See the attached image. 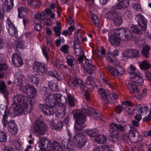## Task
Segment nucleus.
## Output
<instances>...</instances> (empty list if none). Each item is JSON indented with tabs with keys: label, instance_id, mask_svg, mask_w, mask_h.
Returning a JSON list of instances; mask_svg holds the SVG:
<instances>
[{
	"label": "nucleus",
	"instance_id": "nucleus-24",
	"mask_svg": "<svg viewBox=\"0 0 151 151\" xmlns=\"http://www.w3.org/2000/svg\"><path fill=\"white\" fill-rule=\"evenodd\" d=\"M48 144L51 145V146L49 147V148L48 149L49 150H53L54 151H63L62 148L59 146V144L56 141H54L52 143L49 139Z\"/></svg>",
	"mask_w": 151,
	"mask_h": 151
},
{
	"label": "nucleus",
	"instance_id": "nucleus-43",
	"mask_svg": "<svg viewBox=\"0 0 151 151\" xmlns=\"http://www.w3.org/2000/svg\"><path fill=\"white\" fill-rule=\"evenodd\" d=\"M136 94L140 98H142L146 96L147 93V90L145 88L140 89L138 88Z\"/></svg>",
	"mask_w": 151,
	"mask_h": 151
},
{
	"label": "nucleus",
	"instance_id": "nucleus-47",
	"mask_svg": "<svg viewBox=\"0 0 151 151\" xmlns=\"http://www.w3.org/2000/svg\"><path fill=\"white\" fill-rule=\"evenodd\" d=\"M140 68L142 70H147L150 67V64L147 60H144L139 64Z\"/></svg>",
	"mask_w": 151,
	"mask_h": 151
},
{
	"label": "nucleus",
	"instance_id": "nucleus-28",
	"mask_svg": "<svg viewBox=\"0 0 151 151\" xmlns=\"http://www.w3.org/2000/svg\"><path fill=\"white\" fill-rule=\"evenodd\" d=\"M41 15L40 14L37 13L36 15L34 17V18L35 19V25L34 26V27L35 30L37 31H40L41 30V23L42 22L41 19L40 18Z\"/></svg>",
	"mask_w": 151,
	"mask_h": 151
},
{
	"label": "nucleus",
	"instance_id": "nucleus-58",
	"mask_svg": "<svg viewBox=\"0 0 151 151\" xmlns=\"http://www.w3.org/2000/svg\"><path fill=\"white\" fill-rule=\"evenodd\" d=\"M69 46L67 45H63L60 48V50L65 54L68 53L69 51L68 50Z\"/></svg>",
	"mask_w": 151,
	"mask_h": 151
},
{
	"label": "nucleus",
	"instance_id": "nucleus-42",
	"mask_svg": "<svg viewBox=\"0 0 151 151\" xmlns=\"http://www.w3.org/2000/svg\"><path fill=\"white\" fill-rule=\"evenodd\" d=\"M136 94L140 98H142L146 96L147 93V90L145 88L140 89L138 88Z\"/></svg>",
	"mask_w": 151,
	"mask_h": 151
},
{
	"label": "nucleus",
	"instance_id": "nucleus-40",
	"mask_svg": "<svg viewBox=\"0 0 151 151\" xmlns=\"http://www.w3.org/2000/svg\"><path fill=\"white\" fill-rule=\"evenodd\" d=\"M131 31L133 32L134 33L141 35L143 32L144 30L142 28L139 29L137 25H132L130 28Z\"/></svg>",
	"mask_w": 151,
	"mask_h": 151
},
{
	"label": "nucleus",
	"instance_id": "nucleus-12",
	"mask_svg": "<svg viewBox=\"0 0 151 151\" xmlns=\"http://www.w3.org/2000/svg\"><path fill=\"white\" fill-rule=\"evenodd\" d=\"M19 89L20 91L31 98L34 99L35 97L36 93V89L31 84L27 83L25 86L21 85Z\"/></svg>",
	"mask_w": 151,
	"mask_h": 151
},
{
	"label": "nucleus",
	"instance_id": "nucleus-29",
	"mask_svg": "<svg viewBox=\"0 0 151 151\" xmlns=\"http://www.w3.org/2000/svg\"><path fill=\"white\" fill-rule=\"evenodd\" d=\"M122 104L125 106L124 108L127 112L129 115L134 114L136 113V112H134L132 110L130 106L132 105V103L129 101H125L123 102Z\"/></svg>",
	"mask_w": 151,
	"mask_h": 151
},
{
	"label": "nucleus",
	"instance_id": "nucleus-14",
	"mask_svg": "<svg viewBox=\"0 0 151 151\" xmlns=\"http://www.w3.org/2000/svg\"><path fill=\"white\" fill-rule=\"evenodd\" d=\"M66 62L74 72H77L79 68L78 63L73 57L70 55L66 58Z\"/></svg>",
	"mask_w": 151,
	"mask_h": 151
},
{
	"label": "nucleus",
	"instance_id": "nucleus-23",
	"mask_svg": "<svg viewBox=\"0 0 151 151\" xmlns=\"http://www.w3.org/2000/svg\"><path fill=\"white\" fill-rule=\"evenodd\" d=\"M109 41L111 44L113 45L119 46L120 45L121 38L119 36L114 34H112L109 36Z\"/></svg>",
	"mask_w": 151,
	"mask_h": 151
},
{
	"label": "nucleus",
	"instance_id": "nucleus-11",
	"mask_svg": "<svg viewBox=\"0 0 151 151\" xmlns=\"http://www.w3.org/2000/svg\"><path fill=\"white\" fill-rule=\"evenodd\" d=\"M33 69L37 76H44L47 71L46 64L38 61L34 63Z\"/></svg>",
	"mask_w": 151,
	"mask_h": 151
},
{
	"label": "nucleus",
	"instance_id": "nucleus-37",
	"mask_svg": "<svg viewBox=\"0 0 151 151\" xmlns=\"http://www.w3.org/2000/svg\"><path fill=\"white\" fill-rule=\"evenodd\" d=\"M117 14L116 12L113 10L108 11L104 15V17L108 20H112Z\"/></svg>",
	"mask_w": 151,
	"mask_h": 151
},
{
	"label": "nucleus",
	"instance_id": "nucleus-56",
	"mask_svg": "<svg viewBox=\"0 0 151 151\" xmlns=\"http://www.w3.org/2000/svg\"><path fill=\"white\" fill-rule=\"evenodd\" d=\"M70 122V117L68 116H65L63 119V122L62 121L63 124H65L67 127L70 126V124L71 123Z\"/></svg>",
	"mask_w": 151,
	"mask_h": 151
},
{
	"label": "nucleus",
	"instance_id": "nucleus-3",
	"mask_svg": "<svg viewBox=\"0 0 151 151\" xmlns=\"http://www.w3.org/2000/svg\"><path fill=\"white\" fill-rule=\"evenodd\" d=\"M63 96L60 93H56L49 94L47 97L46 104H40L39 107L44 114L47 116L53 115L54 112L53 107L63 101Z\"/></svg>",
	"mask_w": 151,
	"mask_h": 151
},
{
	"label": "nucleus",
	"instance_id": "nucleus-41",
	"mask_svg": "<svg viewBox=\"0 0 151 151\" xmlns=\"http://www.w3.org/2000/svg\"><path fill=\"white\" fill-rule=\"evenodd\" d=\"M12 142L17 150L22 151V144L19 142L18 140L16 139H14Z\"/></svg>",
	"mask_w": 151,
	"mask_h": 151
},
{
	"label": "nucleus",
	"instance_id": "nucleus-26",
	"mask_svg": "<svg viewBox=\"0 0 151 151\" xmlns=\"http://www.w3.org/2000/svg\"><path fill=\"white\" fill-rule=\"evenodd\" d=\"M86 82V87L88 89L92 91L94 88V78L90 76L87 77Z\"/></svg>",
	"mask_w": 151,
	"mask_h": 151
},
{
	"label": "nucleus",
	"instance_id": "nucleus-16",
	"mask_svg": "<svg viewBox=\"0 0 151 151\" xmlns=\"http://www.w3.org/2000/svg\"><path fill=\"white\" fill-rule=\"evenodd\" d=\"M140 54L139 52L135 49H130L124 50L123 53V56L129 58L138 57Z\"/></svg>",
	"mask_w": 151,
	"mask_h": 151
},
{
	"label": "nucleus",
	"instance_id": "nucleus-22",
	"mask_svg": "<svg viewBox=\"0 0 151 151\" xmlns=\"http://www.w3.org/2000/svg\"><path fill=\"white\" fill-rule=\"evenodd\" d=\"M0 92L3 93L7 102L9 101V93L6 89L5 82L0 81Z\"/></svg>",
	"mask_w": 151,
	"mask_h": 151
},
{
	"label": "nucleus",
	"instance_id": "nucleus-19",
	"mask_svg": "<svg viewBox=\"0 0 151 151\" xmlns=\"http://www.w3.org/2000/svg\"><path fill=\"white\" fill-rule=\"evenodd\" d=\"M12 60L13 63L16 67H19L23 65L24 63L22 57L17 53L12 54Z\"/></svg>",
	"mask_w": 151,
	"mask_h": 151
},
{
	"label": "nucleus",
	"instance_id": "nucleus-57",
	"mask_svg": "<svg viewBox=\"0 0 151 151\" xmlns=\"http://www.w3.org/2000/svg\"><path fill=\"white\" fill-rule=\"evenodd\" d=\"M89 12L92 23L94 24V10L93 9V8L91 7Z\"/></svg>",
	"mask_w": 151,
	"mask_h": 151
},
{
	"label": "nucleus",
	"instance_id": "nucleus-1",
	"mask_svg": "<svg viewBox=\"0 0 151 151\" xmlns=\"http://www.w3.org/2000/svg\"><path fill=\"white\" fill-rule=\"evenodd\" d=\"M33 99H29L27 96L20 94L15 96L11 106L13 108L15 116L31 113L34 108Z\"/></svg>",
	"mask_w": 151,
	"mask_h": 151
},
{
	"label": "nucleus",
	"instance_id": "nucleus-38",
	"mask_svg": "<svg viewBox=\"0 0 151 151\" xmlns=\"http://www.w3.org/2000/svg\"><path fill=\"white\" fill-rule=\"evenodd\" d=\"M116 71L117 72V78H120L122 74L126 73V71L123 67L120 65H117L119 64V62L116 63Z\"/></svg>",
	"mask_w": 151,
	"mask_h": 151
},
{
	"label": "nucleus",
	"instance_id": "nucleus-60",
	"mask_svg": "<svg viewBox=\"0 0 151 151\" xmlns=\"http://www.w3.org/2000/svg\"><path fill=\"white\" fill-rule=\"evenodd\" d=\"M102 116L101 113L97 109H95V119L101 120L102 118Z\"/></svg>",
	"mask_w": 151,
	"mask_h": 151
},
{
	"label": "nucleus",
	"instance_id": "nucleus-62",
	"mask_svg": "<svg viewBox=\"0 0 151 151\" xmlns=\"http://www.w3.org/2000/svg\"><path fill=\"white\" fill-rule=\"evenodd\" d=\"M132 14L131 12L129 11H126L124 14V17L126 20H128L131 17V15Z\"/></svg>",
	"mask_w": 151,
	"mask_h": 151
},
{
	"label": "nucleus",
	"instance_id": "nucleus-63",
	"mask_svg": "<svg viewBox=\"0 0 151 151\" xmlns=\"http://www.w3.org/2000/svg\"><path fill=\"white\" fill-rule=\"evenodd\" d=\"M65 114V112H63L61 111L58 110V111H56L55 112V114L56 116L60 118H62L63 117Z\"/></svg>",
	"mask_w": 151,
	"mask_h": 151
},
{
	"label": "nucleus",
	"instance_id": "nucleus-52",
	"mask_svg": "<svg viewBox=\"0 0 151 151\" xmlns=\"http://www.w3.org/2000/svg\"><path fill=\"white\" fill-rule=\"evenodd\" d=\"M63 102H60L59 104H58V110L63 112H65V111L67 110L66 105L65 104L63 103Z\"/></svg>",
	"mask_w": 151,
	"mask_h": 151
},
{
	"label": "nucleus",
	"instance_id": "nucleus-27",
	"mask_svg": "<svg viewBox=\"0 0 151 151\" xmlns=\"http://www.w3.org/2000/svg\"><path fill=\"white\" fill-rule=\"evenodd\" d=\"M37 13H40L41 15L40 18L41 19V22H44L45 24L47 26H50L52 24V21L49 18L46 17L45 12H38Z\"/></svg>",
	"mask_w": 151,
	"mask_h": 151
},
{
	"label": "nucleus",
	"instance_id": "nucleus-39",
	"mask_svg": "<svg viewBox=\"0 0 151 151\" xmlns=\"http://www.w3.org/2000/svg\"><path fill=\"white\" fill-rule=\"evenodd\" d=\"M123 19L120 16L118 15L117 14L114 17L112 21L115 26H118L121 25L122 23Z\"/></svg>",
	"mask_w": 151,
	"mask_h": 151
},
{
	"label": "nucleus",
	"instance_id": "nucleus-59",
	"mask_svg": "<svg viewBox=\"0 0 151 151\" xmlns=\"http://www.w3.org/2000/svg\"><path fill=\"white\" fill-rule=\"evenodd\" d=\"M30 79L31 80V82L36 85H38L39 80V78L34 76L33 75H31L30 77Z\"/></svg>",
	"mask_w": 151,
	"mask_h": 151
},
{
	"label": "nucleus",
	"instance_id": "nucleus-30",
	"mask_svg": "<svg viewBox=\"0 0 151 151\" xmlns=\"http://www.w3.org/2000/svg\"><path fill=\"white\" fill-rule=\"evenodd\" d=\"M51 128L55 130H60L63 127V124L62 121L56 120L53 121L51 123Z\"/></svg>",
	"mask_w": 151,
	"mask_h": 151
},
{
	"label": "nucleus",
	"instance_id": "nucleus-44",
	"mask_svg": "<svg viewBox=\"0 0 151 151\" xmlns=\"http://www.w3.org/2000/svg\"><path fill=\"white\" fill-rule=\"evenodd\" d=\"M16 47L17 49L19 48L22 49H25L26 47L25 41L22 39H18L17 41Z\"/></svg>",
	"mask_w": 151,
	"mask_h": 151
},
{
	"label": "nucleus",
	"instance_id": "nucleus-33",
	"mask_svg": "<svg viewBox=\"0 0 151 151\" xmlns=\"http://www.w3.org/2000/svg\"><path fill=\"white\" fill-rule=\"evenodd\" d=\"M109 131L110 136L111 138L116 139H120L119 132L114 127H109Z\"/></svg>",
	"mask_w": 151,
	"mask_h": 151
},
{
	"label": "nucleus",
	"instance_id": "nucleus-20",
	"mask_svg": "<svg viewBox=\"0 0 151 151\" xmlns=\"http://www.w3.org/2000/svg\"><path fill=\"white\" fill-rule=\"evenodd\" d=\"M63 98L65 101H66L70 107H74L76 105V98L74 94L68 93H67V97L65 98L63 96Z\"/></svg>",
	"mask_w": 151,
	"mask_h": 151
},
{
	"label": "nucleus",
	"instance_id": "nucleus-7",
	"mask_svg": "<svg viewBox=\"0 0 151 151\" xmlns=\"http://www.w3.org/2000/svg\"><path fill=\"white\" fill-rule=\"evenodd\" d=\"M127 72L130 75V79L134 83L139 86L143 84V80L141 76L140 73L132 65L128 68Z\"/></svg>",
	"mask_w": 151,
	"mask_h": 151
},
{
	"label": "nucleus",
	"instance_id": "nucleus-35",
	"mask_svg": "<svg viewBox=\"0 0 151 151\" xmlns=\"http://www.w3.org/2000/svg\"><path fill=\"white\" fill-rule=\"evenodd\" d=\"M75 27L73 25H70L68 28L67 30H64L62 32L63 35L67 37L68 36H71L73 32L75 29Z\"/></svg>",
	"mask_w": 151,
	"mask_h": 151
},
{
	"label": "nucleus",
	"instance_id": "nucleus-4",
	"mask_svg": "<svg viewBox=\"0 0 151 151\" xmlns=\"http://www.w3.org/2000/svg\"><path fill=\"white\" fill-rule=\"evenodd\" d=\"M10 114V112L8 109L6 108L5 109L4 114L2 115V123L4 128L7 127L8 131L12 135H16L17 134L18 129L14 121L12 120L8 121L7 120L8 117Z\"/></svg>",
	"mask_w": 151,
	"mask_h": 151
},
{
	"label": "nucleus",
	"instance_id": "nucleus-18",
	"mask_svg": "<svg viewBox=\"0 0 151 151\" xmlns=\"http://www.w3.org/2000/svg\"><path fill=\"white\" fill-rule=\"evenodd\" d=\"M135 20L140 28L144 30L146 29L147 21L143 15L141 14L137 15L135 17Z\"/></svg>",
	"mask_w": 151,
	"mask_h": 151
},
{
	"label": "nucleus",
	"instance_id": "nucleus-53",
	"mask_svg": "<svg viewBox=\"0 0 151 151\" xmlns=\"http://www.w3.org/2000/svg\"><path fill=\"white\" fill-rule=\"evenodd\" d=\"M58 69L60 71L65 74L67 73L68 70L70 69L66 65L63 64L60 65Z\"/></svg>",
	"mask_w": 151,
	"mask_h": 151
},
{
	"label": "nucleus",
	"instance_id": "nucleus-55",
	"mask_svg": "<svg viewBox=\"0 0 151 151\" xmlns=\"http://www.w3.org/2000/svg\"><path fill=\"white\" fill-rule=\"evenodd\" d=\"M64 43L65 42V40L63 37H60L59 39L56 40L55 41V44L57 47H59L60 45L61 42Z\"/></svg>",
	"mask_w": 151,
	"mask_h": 151
},
{
	"label": "nucleus",
	"instance_id": "nucleus-15",
	"mask_svg": "<svg viewBox=\"0 0 151 151\" xmlns=\"http://www.w3.org/2000/svg\"><path fill=\"white\" fill-rule=\"evenodd\" d=\"M85 63L86 66H85L84 64L83 65L84 74L85 75H88V73L91 75L94 73L93 68L94 66L92 64L91 59H88L86 58Z\"/></svg>",
	"mask_w": 151,
	"mask_h": 151
},
{
	"label": "nucleus",
	"instance_id": "nucleus-6",
	"mask_svg": "<svg viewBox=\"0 0 151 151\" xmlns=\"http://www.w3.org/2000/svg\"><path fill=\"white\" fill-rule=\"evenodd\" d=\"M47 127L40 119L37 118L33 124L32 132L37 136L44 134L47 131Z\"/></svg>",
	"mask_w": 151,
	"mask_h": 151
},
{
	"label": "nucleus",
	"instance_id": "nucleus-10",
	"mask_svg": "<svg viewBox=\"0 0 151 151\" xmlns=\"http://www.w3.org/2000/svg\"><path fill=\"white\" fill-rule=\"evenodd\" d=\"M72 137L73 145L77 148H81L86 142V137L81 133H76L74 136L72 134Z\"/></svg>",
	"mask_w": 151,
	"mask_h": 151
},
{
	"label": "nucleus",
	"instance_id": "nucleus-61",
	"mask_svg": "<svg viewBox=\"0 0 151 151\" xmlns=\"http://www.w3.org/2000/svg\"><path fill=\"white\" fill-rule=\"evenodd\" d=\"M101 50H99L97 52V55L99 57H101V55H105L106 52V50L104 46L101 47Z\"/></svg>",
	"mask_w": 151,
	"mask_h": 151
},
{
	"label": "nucleus",
	"instance_id": "nucleus-32",
	"mask_svg": "<svg viewBox=\"0 0 151 151\" xmlns=\"http://www.w3.org/2000/svg\"><path fill=\"white\" fill-rule=\"evenodd\" d=\"M129 4V0H123L119 2L116 5L114 6L113 8L116 9H120L127 7Z\"/></svg>",
	"mask_w": 151,
	"mask_h": 151
},
{
	"label": "nucleus",
	"instance_id": "nucleus-17",
	"mask_svg": "<svg viewBox=\"0 0 151 151\" xmlns=\"http://www.w3.org/2000/svg\"><path fill=\"white\" fill-rule=\"evenodd\" d=\"M8 25L6 26L8 32L12 36L16 37L18 35V31L17 27L14 23L10 20L7 19V22H6Z\"/></svg>",
	"mask_w": 151,
	"mask_h": 151
},
{
	"label": "nucleus",
	"instance_id": "nucleus-25",
	"mask_svg": "<svg viewBox=\"0 0 151 151\" xmlns=\"http://www.w3.org/2000/svg\"><path fill=\"white\" fill-rule=\"evenodd\" d=\"M14 6V0H4L3 1L2 6L3 7H6V12H10L11 11Z\"/></svg>",
	"mask_w": 151,
	"mask_h": 151
},
{
	"label": "nucleus",
	"instance_id": "nucleus-51",
	"mask_svg": "<svg viewBox=\"0 0 151 151\" xmlns=\"http://www.w3.org/2000/svg\"><path fill=\"white\" fill-rule=\"evenodd\" d=\"M128 126H129L130 128V129L129 130V134H131V137H135L136 133H138V135H139V133L135 127L133 126H131L130 125H128Z\"/></svg>",
	"mask_w": 151,
	"mask_h": 151
},
{
	"label": "nucleus",
	"instance_id": "nucleus-2",
	"mask_svg": "<svg viewBox=\"0 0 151 151\" xmlns=\"http://www.w3.org/2000/svg\"><path fill=\"white\" fill-rule=\"evenodd\" d=\"M94 108L90 107L88 109L82 108L81 110L75 109L72 111L73 118L75 124L74 127L75 131L77 132L82 131L86 127L84 124L86 121V116H94Z\"/></svg>",
	"mask_w": 151,
	"mask_h": 151
},
{
	"label": "nucleus",
	"instance_id": "nucleus-21",
	"mask_svg": "<svg viewBox=\"0 0 151 151\" xmlns=\"http://www.w3.org/2000/svg\"><path fill=\"white\" fill-rule=\"evenodd\" d=\"M99 131L95 129V142L99 144H105L107 142V137L104 135L98 133Z\"/></svg>",
	"mask_w": 151,
	"mask_h": 151
},
{
	"label": "nucleus",
	"instance_id": "nucleus-50",
	"mask_svg": "<svg viewBox=\"0 0 151 151\" xmlns=\"http://www.w3.org/2000/svg\"><path fill=\"white\" fill-rule=\"evenodd\" d=\"M17 80L18 83L20 84L27 82L26 77L22 74H20L18 76Z\"/></svg>",
	"mask_w": 151,
	"mask_h": 151
},
{
	"label": "nucleus",
	"instance_id": "nucleus-45",
	"mask_svg": "<svg viewBox=\"0 0 151 151\" xmlns=\"http://www.w3.org/2000/svg\"><path fill=\"white\" fill-rule=\"evenodd\" d=\"M113 57H111L112 55L111 53H109L108 56L107 57L108 60L110 62H114V61L115 60L114 57L118 56L119 55L118 52L116 50H114L113 52Z\"/></svg>",
	"mask_w": 151,
	"mask_h": 151
},
{
	"label": "nucleus",
	"instance_id": "nucleus-48",
	"mask_svg": "<svg viewBox=\"0 0 151 151\" xmlns=\"http://www.w3.org/2000/svg\"><path fill=\"white\" fill-rule=\"evenodd\" d=\"M109 127H114L116 130H119L121 132H123L125 131V128L122 125L119 124H117L115 123H112L110 124Z\"/></svg>",
	"mask_w": 151,
	"mask_h": 151
},
{
	"label": "nucleus",
	"instance_id": "nucleus-36",
	"mask_svg": "<svg viewBox=\"0 0 151 151\" xmlns=\"http://www.w3.org/2000/svg\"><path fill=\"white\" fill-rule=\"evenodd\" d=\"M127 87L131 93L136 94L137 91H138V87L134 83H129L127 85Z\"/></svg>",
	"mask_w": 151,
	"mask_h": 151
},
{
	"label": "nucleus",
	"instance_id": "nucleus-9",
	"mask_svg": "<svg viewBox=\"0 0 151 151\" xmlns=\"http://www.w3.org/2000/svg\"><path fill=\"white\" fill-rule=\"evenodd\" d=\"M114 32L115 35L119 36L121 40L124 41L130 40L133 37V34L130 30L126 28L115 29Z\"/></svg>",
	"mask_w": 151,
	"mask_h": 151
},
{
	"label": "nucleus",
	"instance_id": "nucleus-54",
	"mask_svg": "<svg viewBox=\"0 0 151 151\" xmlns=\"http://www.w3.org/2000/svg\"><path fill=\"white\" fill-rule=\"evenodd\" d=\"M86 133L91 138L94 137V131L93 129H86Z\"/></svg>",
	"mask_w": 151,
	"mask_h": 151
},
{
	"label": "nucleus",
	"instance_id": "nucleus-31",
	"mask_svg": "<svg viewBox=\"0 0 151 151\" xmlns=\"http://www.w3.org/2000/svg\"><path fill=\"white\" fill-rule=\"evenodd\" d=\"M58 72L57 70H50L48 71L47 72V75L50 77L54 78L58 81H61L63 80V78L61 75L58 74Z\"/></svg>",
	"mask_w": 151,
	"mask_h": 151
},
{
	"label": "nucleus",
	"instance_id": "nucleus-46",
	"mask_svg": "<svg viewBox=\"0 0 151 151\" xmlns=\"http://www.w3.org/2000/svg\"><path fill=\"white\" fill-rule=\"evenodd\" d=\"M150 49V47L149 46L145 45L143 47L142 50V55L146 58H147L149 57V50Z\"/></svg>",
	"mask_w": 151,
	"mask_h": 151
},
{
	"label": "nucleus",
	"instance_id": "nucleus-49",
	"mask_svg": "<svg viewBox=\"0 0 151 151\" xmlns=\"http://www.w3.org/2000/svg\"><path fill=\"white\" fill-rule=\"evenodd\" d=\"M7 136L6 134L4 132L0 131V142H5L7 141Z\"/></svg>",
	"mask_w": 151,
	"mask_h": 151
},
{
	"label": "nucleus",
	"instance_id": "nucleus-13",
	"mask_svg": "<svg viewBox=\"0 0 151 151\" xmlns=\"http://www.w3.org/2000/svg\"><path fill=\"white\" fill-rule=\"evenodd\" d=\"M48 86V87H43L40 89L41 93L45 96L52 92L58 91L59 90L58 83L54 81L49 82Z\"/></svg>",
	"mask_w": 151,
	"mask_h": 151
},
{
	"label": "nucleus",
	"instance_id": "nucleus-5",
	"mask_svg": "<svg viewBox=\"0 0 151 151\" xmlns=\"http://www.w3.org/2000/svg\"><path fill=\"white\" fill-rule=\"evenodd\" d=\"M68 85L71 89H76L80 88L82 94L84 95L87 101L90 99V94L86 89L84 82L81 79L76 78L73 81L68 82Z\"/></svg>",
	"mask_w": 151,
	"mask_h": 151
},
{
	"label": "nucleus",
	"instance_id": "nucleus-34",
	"mask_svg": "<svg viewBox=\"0 0 151 151\" xmlns=\"http://www.w3.org/2000/svg\"><path fill=\"white\" fill-rule=\"evenodd\" d=\"M18 17L20 18L25 17L27 15L28 12L27 9L25 7H21L18 8Z\"/></svg>",
	"mask_w": 151,
	"mask_h": 151
},
{
	"label": "nucleus",
	"instance_id": "nucleus-8",
	"mask_svg": "<svg viewBox=\"0 0 151 151\" xmlns=\"http://www.w3.org/2000/svg\"><path fill=\"white\" fill-rule=\"evenodd\" d=\"M98 91L101 96V99L105 103H110L113 100L118 98L117 95L115 93H110L109 92L106 91L103 88H100Z\"/></svg>",
	"mask_w": 151,
	"mask_h": 151
},
{
	"label": "nucleus",
	"instance_id": "nucleus-64",
	"mask_svg": "<svg viewBox=\"0 0 151 151\" xmlns=\"http://www.w3.org/2000/svg\"><path fill=\"white\" fill-rule=\"evenodd\" d=\"M42 52L44 55L46 59L47 62H48L50 60V58L48 55V54L46 52V49L45 47H43L42 49Z\"/></svg>",
	"mask_w": 151,
	"mask_h": 151
}]
</instances>
